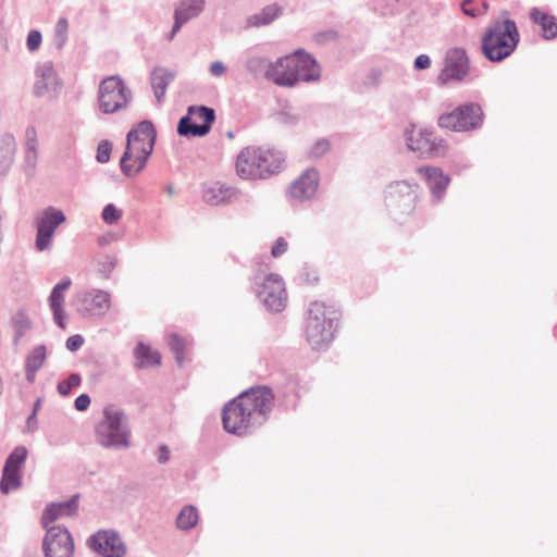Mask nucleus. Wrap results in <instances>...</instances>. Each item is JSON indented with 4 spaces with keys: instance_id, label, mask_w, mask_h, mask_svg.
<instances>
[{
    "instance_id": "1",
    "label": "nucleus",
    "mask_w": 557,
    "mask_h": 557,
    "mask_svg": "<svg viewBox=\"0 0 557 557\" xmlns=\"http://www.w3.org/2000/svg\"><path fill=\"white\" fill-rule=\"evenodd\" d=\"M274 395L261 386L242 393L225 405L222 414L223 426L228 433L245 435L261 424L273 407Z\"/></svg>"
},
{
    "instance_id": "2",
    "label": "nucleus",
    "mask_w": 557,
    "mask_h": 557,
    "mask_svg": "<svg viewBox=\"0 0 557 557\" xmlns=\"http://www.w3.org/2000/svg\"><path fill=\"white\" fill-rule=\"evenodd\" d=\"M156 131L153 125L144 121L127 135L126 150L121 159V170L127 176H135L146 165L153 150Z\"/></svg>"
},
{
    "instance_id": "3",
    "label": "nucleus",
    "mask_w": 557,
    "mask_h": 557,
    "mask_svg": "<svg viewBox=\"0 0 557 557\" xmlns=\"http://www.w3.org/2000/svg\"><path fill=\"white\" fill-rule=\"evenodd\" d=\"M283 163L281 153L259 146L243 148L236 158V173L245 180L261 178L278 172Z\"/></svg>"
},
{
    "instance_id": "4",
    "label": "nucleus",
    "mask_w": 557,
    "mask_h": 557,
    "mask_svg": "<svg viewBox=\"0 0 557 557\" xmlns=\"http://www.w3.org/2000/svg\"><path fill=\"white\" fill-rule=\"evenodd\" d=\"M520 36L515 21H495L482 37V52L492 62H500L517 48Z\"/></svg>"
},
{
    "instance_id": "5",
    "label": "nucleus",
    "mask_w": 557,
    "mask_h": 557,
    "mask_svg": "<svg viewBox=\"0 0 557 557\" xmlns=\"http://www.w3.org/2000/svg\"><path fill=\"white\" fill-rule=\"evenodd\" d=\"M338 313L322 302H312L305 320V334L313 347H320L333 339L337 327Z\"/></svg>"
},
{
    "instance_id": "6",
    "label": "nucleus",
    "mask_w": 557,
    "mask_h": 557,
    "mask_svg": "<svg viewBox=\"0 0 557 557\" xmlns=\"http://www.w3.org/2000/svg\"><path fill=\"white\" fill-rule=\"evenodd\" d=\"M257 296L272 312H281L287 305V290L283 277L277 273L256 276Z\"/></svg>"
},
{
    "instance_id": "7",
    "label": "nucleus",
    "mask_w": 557,
    "mask_h": 557,
    "mask_svg": "<svg viewBox=\"0 0 557 557\" xmlns=\"http://www.w3.org/2000/svg\"><path fill=\"white\" fill-rule=\"evenodd\" d=\"M98 442L103 446H127L129 431L123 422V414L113 408L103 410V419L96 430Z\"/></svg>"
},
{
    "instance_id": "8",
    "label": "nucleus",
    "mask_w": 557,
    "mask_h": 557,
    "mask_svg": "<svg viewBox=\"0 0 557 557\" xmlns=\"http://www.w3.org/2000/svg\"><path fill=\"white\" fill-rule=\"evenodd\" d=\"M131 99V90L119 76H108L99 84V109L106 113H115L126 107Z\"/></svg>"
},
{
    "instance_id": "9",
    "label": "nucleus",
    "mask_w": 557,
    "mask_h": 557,
    "mask_svg": "<svg viewBox=\"0 0 557 557\" xmlns=\"http://www.w3.org/2000/svg\"><path fill=\"white\" fill-rule=\"evenodd\" d=\"M405 138L407 147L422 157H442L447 151L445 140L425 128H418L411 125L406 128Z\"/></svg>"
},
{
    "instance_id": "10",
    "label": "nucleus",
    "mask_w": 557,
    "mask_h": 557,
    "mask_svg": "<svg viewBox=\"0 0 557 557\" xmlns=\"http://www.w3.org/2000/svg\"><path fill=\"white\" fill-rule=\"evenodd\" d=\"M483 119V112L480 106L475 103L463 104L454 111L442 114L438 117V125L455 132H467L478 128Z\"/></svg>"
},
{
    "instance_id": "11",
    "label": "nucleus",
    "mask_w": 557,
    "mask_h": 557,
    "mask_svg": "<svg viewBox=\"0 0 557 557\" xmlns=\"http://www.w3.org/2000/svg\"><path fill=\"white\" fill-rule=\"evenodd\" d=\"M214 110L205 106L189 107L186 116L177 125V133L185 137H203L214 122Z\"/></svg>"
},
{
    "instance_id": "12",
    "label": "nucleus",
    "mask_w": 557,
    "mask_h": 557,
    "mask_svg": "<svg viewBox=\"0 0 557 557\" xmlns=\"http://www.w3.org/2000/svg\"><path fill=\"white\" fill-rule=\"evenodd\" d=\"M469 72V58L462 48H450L447 50L444 59V66L437 76L441 85L449 82L462 81Z\"/></svg>"
},
{
    "instance_id": "13",
    "label": "nucleus",
    "mask_w": 557,
    "mask_h": 557,
    "mask_svg": "<svg viewBox=\"0 0 557 557\" xmlns=\"http://www.w3.org/2000/svg\"><path fill=\"white\" fill-rule=\"evenodd\" d=\"M65 222L62 211L52 207L45 209L36 219L37 235L35 246L37 250L44 251L51 245V239L59 225Z\"/></svg>"
},
{
    "instance_id": "14",
    "label": "nucleus",
    "mask_w": 557,
    "mask_h": 557,
    "mask_svg": "<svg viewBox=\"0 0 557 557\" xmlns=\"http://www.w3.org/2000/svg\"><path fill=\"white\" fill-rule=\"evenodd\" d=\"M44 552L46 557H73L74 542L70 532L60 527L48 528Z\"/></svg>"
},
{
    "instance_id": "15",
    "label": "nucleus",
    "mask_w": 557,
    "mask_h": 557,
    "mask_svg": "<svg viewBox=\"0 0 557 557\" xmlns=\"http://www.w3.org/2000/svg\"><path fill=\"white\" fill-rule=\"evenodd\" d=\"M416 190L412 185L405 181L392 183L385 193L386 206L400 213H409L416 201Z\"/></svg>"
},
{
    "instance_id": "16",
    "label": "nucleus",
    "mask_w": 557,
    "mask_h": 557,
    "mask_svg": "<svg viewBox=\"0 0 557 557\" xmlns=\"http://www.w3.org/2000/svg\"><path fill=\"white\" fill-rule=\"evenodd\" d=\"M297 55L295 52L272 63L267 70V76L280 86H294L297 79Z\"/></svg>"
},
{
    "instance_id": "17",
    "label": "nucleus",
    "mask_w": 557,
    "mask_h": 557,
    "mask_svg": "<svg viewBox=\"0 0 557 557\" xmlns=\"http://www.w3.org/2000/svg\"><path fill=\"white\" fill-rule=\"evenodd\" d=\"M320 183L319 172L314 169H307L296 180H294L287 195L293 200L306 201L314 197Z\"/></svg>"
},
{
    "instance_id": "18",
    "label": "nucleus",
    "mask_w": 557,
    "mask_h": 557,
    "mask_svg": "<svg viewBox=\"0 0 557 557\" xmlns=\"http://www.w3.org/2000/svg\"><path fill=\"white\" fill-rule=\"evenodd\" d=\"M27 449L24 446L16 447L5 461L3 469V476L0 482V488L3 493L18 487L20 485V469L27 457Z\"/></svg>"
},
{
    "instance_id": "19",
    "label": "nucleus",
    "mask_w": 557,
    "mask_h": 557,
    "mask_svg": "<svg viewBox=\"0 0 557 557\" xmlns=\"http://www.w3.org/2000/svg\"><path fill=\"white\" fill-rule=\"evenodd\" d=\"M90 546L102 557H122L126 549L121 537L109 531H100L90 539Z\"/></svg>"
},
{
    "instance_id": "20",
    "label": "nucleus",
    "mask_w": 557,
    "mask_h": 557,
    "mask_svg": "<svg viewBox=\"0 0 557 557\" xmlns=\"http://www.w3.org/2000/svg\"><path fill=\"white\" fill-rule=\"evenodd\" d=\"M34 92L38 97H55L61 90V82L50 63L38 67Z\"/></svg>"
},
{
    "instance_id": "21",
    "label": "nucleus",
    "mask_w": 557,
    "mask_h": 557,
    "mask_svg": "<svg viewBox=\"0 0 557 557\" xmlns=\"http://www.w3.org/2000/svg\"><path fill=\"white\" fill-rule=\"evenodd\" d=\"M417 172L428 184L434 200L436 202L441 201L450 182L449 176L445 175L443 171L436 166H421L417 169Z\"/></svg>"
},
{
    "instance_id": "22",
    "label": "nucleus",
    "mask_w": 557,
    "mask_h": 557,
    "mask_svg": "<svg viewBox=\"0 0 557 557\" xmlns=\"http://www.w3.org/2000/svg\"><path fill=\"white\" fill-rule=\"evenodd\" d=\"M297 79L304 82L318 81L321 75V69L317 61L304 50H297Z\"/></svg>"
},
{
    "instance_id": "23",
    "label": "nucleus",
    "mask_w": 557,
    "mask_h": 557,
    "mask_svg": "<svg viewBox=\"0 0 557 557\" xmlns=\"http://www.w3.org/2000/svg\"><path fill=\"white\" fill-rule=\"evenodd\" d=\"M203 10L202 0H184L175 10L174 26L172 29L171 38L180 30L183 24L188 20L197 16Z\"/></svg>"
},
{
    "instance_id": "24",
    "label": "nucleus",
    "mask_w": 557,
    "mask_h": 557,
    "mask_svg": "<svg viewBox=\"0 0 557 557\" xmlns=\"http://www.w3.org/2000/svg\"><path fill=\"white\" fill-rule=\"evenodd\" d=\"M71 284H72V281L70 278L63 280L62 282L58 283L53 287V289L50 294V297H49L50 307L53 311L54 321L62 329L65 327V324H64L65 312L63 309L64 294L67 290V288L71 286Z\"/></svg>"
},
{
    "instance_id": "25",
    "label": "nucleus",
    "mask_w": 557,
    "mask_h": 557,
    "mask_svg": "<svg viewBox=\"0 0 557 557\" xmlns=\"http://www.w3.org/2000/svg\"><path fill=\"white\" fill-rule=\"evenodd\" d=\"M77 498L74 497L67 502L51 504L42 513V525L48 529L49 524L63 517L74 516L77 511Z\"/></svg>"
},
{
    "instance_id": "26",
    "label": "nucleus",
    "mask_w": 557,
    "mask_h": 557,
    "mask_svg": "<svg viewBox=\"0 0 557 557\" xmlns=\"http://www.w3.org/2000/svg\"><path fill=\"white\" fill-rule=\"evenodd\" d=\"M85 309L94 315H102L104 314L111 307V297L110 294L95 289L86 295L85 299Z\"/></svg>"
},
{
    "instance_id": "27",
    "label": "nucleus",
    "mask_w": 557,
    "mask_h": 557,
    "mask_svg": "<svg viewBox=\"0 0 557 557\" xmlns=\"http://www.w3.org/2000/svg\"><path fill=\"white\" fill-rule=\"evenodd\" d=\"M233 195L234 190L231 187L215 182L205 187L202 198L207 203L218 206L231 199Z\"/></svg>"
},
{
    "instance_id": "28",
    "label": "nucleus",
    "mask_w": 557,
    "mask_h": 557,
    "mask_svg": "<svg viewBox=\"0 0 557 557\" xmlns=\"http://www.w3.org/2000/svg\"><path fill=\"white\" fill-rule=\"evenodd\" d=\"M134 355L136 358V366L138 368H148L161 364V355L143 343H139L136 346Z\"/></svg>"
},
{
    "instance_id": "29",
    "label": "nucleus",
    "mask_w": 557,
    "mask_h": 557,
    "mask_svg": "<svg viewBox=\"0 0 557 557\" xmlns=\"http://www.w3.org/2000/svg\"><path fill=\"white\" fill-rule=\"evenodd\" d=\"M531 18L534 23L541 25L545 39H553L557 36V22L554 16L534 8L531 11Z\"/></svg>"
},
{
    "instance_id": "30",
    "label": "nucleus",
    "mask_w": 557,
    "mask_h": 557,
    "mask_svg": "<svg viewBox=\"0 0 557 557\" xmlns=\"http://www.w3.org/2000/svg\"><path fill=\"white\" fill-rule=\"evenodd\" d=\"M172 79L173 74L165 69H156L152 72L151 85L159 102L162 100L165 89Z\"/></svg>"
},
{
    "instance_id": "31",
    "label": "nucleus",
    "mask_w": 557,
    "mask_h": 557,
    "mask_svg": "<svg viewBox=\"0 0 557 557\" xmlns=\"http://www.w3.org/2000/svg\"><path fill=\"white\" fill-rule=\"evenodd\" d=\"M15 141L13 137H4L0 140V174L8 172L13 163Z\"/></svg>"
},
{
    "instance_id": "32",
    "label": "nucleus",
    "mask_w": 557,
    "mask_h": 557,
    "mask_svg": "<svg viewBox=\"0 0 557 557\" xmlns=\"http://www.w3.org/2000/svg\"><path fill=\"white\" fill-rule=\"evenodd\" d=\"M281 13V8L276 4L269 5L264 8L259 14L253 15L249 20V24L251 26H260L270 24L274 21L278 14Z\"/></svg>"
},
{
    "instance_id": "33",
    "label": "nucleus",
    "mask_w": 557,
    "mask_h": 557,
    "mask_svg": "<svg viewBox=\"0 0 557 557\" xmlns=\"http://www.w3.org/2000/svg\"><path fill=\"white\" fill-rule=\"evenodd\" d=\"M198 522V511L194 506H185L177 516L176 523L181 530H189Z\"/></svg>"
},
{
    "instance_id": "34",
    "label": "nucleus",
    "mask_w": 557,
    "mask_h": 557,
    "mask_svg": "<svg viewBox=\"0 0 557 557\" xmlns=\"http://www.w3.org/2000/svg\"><path fill=\"white\" fill-rule=\"evenodd\" d=\"M45 359H46L45 346L35 347L26 360V369H27L28 374L29 373L35 374V372L44 364Z\"/></svg>"
},
{
    "instance_id": "35",
    "label": "nucleus",
    "mask_w": 557,
    "mask_h": 557,
    "mask_svg": "<svg viewBox=\"0 0 557 557\" xmlns=\"http://www.w3.org/2000/svg\"><path fill=\"white\" fill-rule=\"evenodd\" d=\"M331 150V143L325 138L315 140L307 150V154L311 159H318L326 154Z\"/></svg>"
},
{
    "instance_id": "36",
    "label": "nucleus",
    "mask_w": 557,
    "mask_h": 557,
    "mask_svg": "<svg viewBox=\"0 0 557 557\" xmlns=\"http://www.w3.org/2000/svg\"><path fill=\"white\" fill-rule=\"evenodd\" d=\"M25 158L30 165H34L37 161L36 132L34 129L27 133Z\"/></svg>"
},
{
    "instance_id": "37",
    "label": "nucleus",
    "mask_w": 557,
    "mask_h": 557,
    "mask_svg": "<svg viewBox=\"0 0 557 557\" xmlns=\"http://www.w3.org/2000/svg\"><path fill=\"white\" fill-rule=\"evenodd\" d=\"M69 32V22L66 18L62 17L60 18L54 27V37H55V44L59 48H62L63 45L66 41Z\"/></svg>"
},
{
    "instance_id": "38",
    "label": "nucleus",
    "mask_w": 557,
    "mask_h": 557,
    "mask_svg": "<svg viewBox=\"0 0 557 557\" xmlns=\"http://www.w3.org/2000/svg\"><path fill=\"white\" fill-rule=\"evenodd\" d=\"M81 376L77 373L71 374L66 380L61 381L58 384V392L66 396L71 393V391L75 387H78L81 385Z\"/></svg>"
},
{
    "instance_id": "39",
    "label": "nucleus",
    "mask_w": 557,
    "mask_h": 557,
    "mask_svg": "<svg viewBox=\"0 0 557 557\" xmlns=\"http://www.w3.org/2000/svg\"><path fill=\"white\" fill-rule=\"evenodd\" d=\"M121 216L122 212L112 203L107 205L102 211V219L107 224L116 223Z\"/></svg>"
},
{
    "instance_id": "40",
    "label": "nucleus",
    "mask_w": 557,
    "mask_h": 557,
    "mask_svg": "<svg viewBox=\"0 0 557 557\" xmlns=\"http://www.w3.org/2000/svg\"><path fill=\"white\" fill-rule=\"evenodd\" d=\"M169 345H170L171 349L176 354V358H177L178 362H182V360H183L182 354L185 348V342L177 335H172L169 338Z\"/></svg>"
},
{
    "instance_id": "41",
    "label": "nucleus",
    "mask_w": 557,
    "mask_h": 557,
    "mask_svg": "<svg viewBox=\"0 0 557 557\" xmlns=\"http://www.w3.org/2000/svg\"><path fill=\"white\" fill-rule=\"evenodd\" d=\"M112 145L108 140H103L98 145L97 160L101 163H106L110 159Z\"/></svg>"
},
{
    "instance_id": "42",
    "label": "nucleus",
    "mask_w": 557,
    "mask_h": 557,
    "mask_svg": "<svg viewBox=\"0 0 557 557\" xmlns=\"http://www.w3.org/2000/svg\"><path fill=\"white\" fill-rule=\"evenodd\" d=\"M461 10H462L463 14H466L467 16L476 17L486 12L487 5L484 4V11L482 12L479 9L473 7V0H463L461 3Z\"/></svg>"
},
{
    "instance_id": "43",
    "label": "nucleus",
    "mask_w": 557,
    "mask_h": 557,
    "mask_svg": "<svg viewBox=\"0 0 557 557\" xmlns=\"http://www.w3.org/2000/svg\"><path fill=\"white\" fill-rule=\"evenodd\" d=\"M288 249V243L284 237H278L272 246L271 255L274 258L283 256Z\"/></svg>"
},
{
    "instance_id": "44",
    "label": "nucleus",
    "mask_w": 557,
    "mask_h": 557,
    "mask_svg": "<svg viewBox=\"0 0 557 557\" xmlns=\"http://www.w3.org/2000/svg\"><path fill=\"white\" fill-rule=\"evenodd\" d=\"M41 44V34L38 30H30L27 36V48L29 51H36Z\"/></svg>"
},
{
    "instance_id": "45",
    "label": "nucleus",
    "mask_w": 557,
    "mask_h": 557,
    "mask_svg": "<svg viewBox=\"0 0 557 557\" xmlns=\"http://www.w3.org/2000/svg\"><path fill=\"white\" fill-rule=\"evenodd\" d=\"M90 405V397L87 394L79 395L74 403L75 409L85 411Z\"/></svg>"
},
{
    "instance_id": "46",
    "label": "nucleus",
    "mask_w": 557,
    "mask_h": 557,
    "mask_svg": "<svg viewBox=\"0 0 557 557\" xmlns=\"http://www.w3.org/2000/svg\"><path fill=\"white\" fill-rule=\"evenodd\" d=\"M431 66V59L428 54H420L414 60L416 70H426Z\"/></svg>"
},
{
    "instance_id": "47",
    "label": "nucleus",
    "mask_w": 557,
    "mask_h": 557,
    "mask_svg": "<svg viewBox=\"0 0 557 557\" xmlns=\"http://www.w3.org/2000/svg\"><path fill=\"white\" fill-rule=\"evenodd\" d=\"M84 341L81 335H73L66 339V348L71 351L77 350L82 345Z\"/></svg>"
},
{
    "instance_id": "48",
    "label": "nucleus",
    "mask_w": 557,
    "mask_h": 557,
    "mask_svg": "<svg viewBox=\"0 0 557 557\" xmlns=\"http://www.w3.org/2000/svg\"><path fill=\"white\" fill-rule=\"evenodd\" d=\"M225 72H226V67L221 61H214L211 63V65H210L211 75L219 77V76H222L223 74H225Z\"/></svg>"
},
{
    "instance_id": "49",
    "label": "nucleus",
    "mask_w": 557,
    "mask_h": 557,
    "mask_svg": "<svg viewBox=\"0 0 557 557\" xmlns=\"http://www.w3.org/2000/svg\"><path fill=\"white\" fill-rule=\"evenodd\" d=\"M170 458V450L165 445H161L159 448L158 459L160 462H166Z\"/></svg>"
},
{
    "instance_id": "50",
    "label": "nucleus",
    "mask_w": 557,
    "mask_h": 557,
    "mask_svg": "<svg viewBox=\"0 0 557 557\" xmlns=\"http://www.w3.org/2000/svg\"><path fill=\"white\" fill-rule=\"evenodd\" d=\"M169 195H173V188L171 186L168 187Z\"/></svg>"
}]
</instances>
